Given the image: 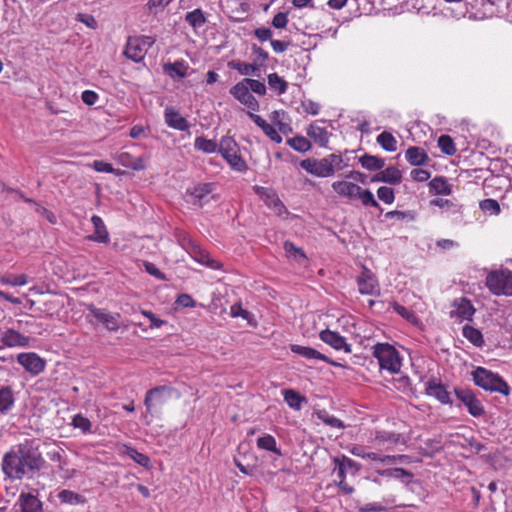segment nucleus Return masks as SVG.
<instances>
[{"instance_id": "nucleus-1", "label": "nucleus", "mask_w": 512, "mask_h": 512, "mask_svg": "<svg viewBox=\"0 0 512 512\" xmlns=\"http://www.w3.org/2000/svg\"><path fill=\"white\" fill-rule=\"evenodd\" d=\"M44 464L37 442L26 439L4 455L2 470L11 479H22L41 470Z\"/></svg>"}, {"instance_id": "nucleus-2", "label": "nucleus", "mask_w": 512, "mask_h": 512, "mask_svg": "<svg viewBox=\"0 0 512 512\" xmlns=\"http://www.w3.org/2000/svg\"><path fill=\"white\" fill-rule=\"evenodd\" d=\"M300 166L314 176L327 178L333 176L337 170L344 169L348 164L344 162L342 155L333 153L322 159H304Z\"/></svg>"}, {"instance_id": "nucleus-3", "label": "nucleus", "mask_w": 512, "mask_h": 512, "mask_svg": "<svg viewBox=\"0 0 512 512\" xmlns=\"http://www.w3.org/2000/svg\"><path fill=\"white\" fill-rule=\"evenodd\" d=\"M373 355L378 360L381 369L391 374L400 372L402 358L394 346L388 343H377L373 348Z\"/></svg>"}, {"instance_id": "nucleus-4", "label": "nucleus", "mask_w": 512, "mask_h": 512, "mask_svg": "<svg viewBox=\"0 0 512 512\" xmlns=\"http://www.w3.org/2000/svg\"><path fill=\"white\" fill-rule=\"evenodd\" d=\"M472 376L475 384L484 390L498 392L503 395L510 393L508 384L500 376L488 369L477 367L473 371Z\"/></svg>"}, {"instance_id": "nucleus-5", "label": "nucleus", "mask_w": 512, "mask_h": 512, "mask_svg": "<svg viewBox=\"0 0 512 512\" xmlns=\"http://www.w3.org/2000/svg\"><path fill=\"white\" fill-rule=\"evenodd\" d=\"M218 152L233 170L238 172L247 170V163L239 154V146L231 136H223L220 139Z\"/></svg>"}, {"instance_id": "nucleus-6", "label": "nucleus", "mask_w": 512, "mask_h": 512, "mask_svg": "<svg viewBox=\"0 0 512 512\" xmlns=\"http://www.w3.org/2000/svg\"><path fill=\"white\" fill-rule=\"evenodd\" d=\"M180 398V393L171 386L161 385L146 392L144 405L148 413L167 403L171 398Z\"/></svg>"}, {"instance_id": "nucleus-7", "label": "nucleus", "mask_w": 512, "mask_h": 512, "mask_svg": "<svg viewBox=\"0 0 512 512\" xmlns=\"http://www.w3.org/2000/svg\"><path fill=\"white\" fill-rule=\"evenodd\" d=\"M486 286L495 295H512V272L499 270L489 273L486 277Z\"/></svg>"}, {"instance_id": "nucleus-8", "label": "nucleus", "mask_w": 512, "mask_h": 512, "mask_svg": "<svg viewBox=\"0 0 512 512\" xmlns=\"http://www.w3.org/2000/svg\"><path fill=\"white\" fill-rule=\"evenodd\" d=\"M155 38L152 36H134L129 37L124 50V55L133 60L140 62L144 59L147 51L155 43Z\"/></svg>"}, {"instance_id": "nucleus-9", "label": "nucleus", "mask_w": 512, "mask_h": 512, "mask_svg": "<svg viewBox=\"0 0 512 512\" xmlns=\"http://www.w3.org/2000/svg\"><path fill=\"white\" fill-rule=\"evenodd\" d=\"M32 338L20 333L15 328H1L0 342L2 347L7 348H28L31 346Z\"/></svg>"}, {"instance_id": "nucleus-10", "label": "nucleus", "mask_w": 512, "mask_h": 512, "mask_svg": "<svg viewBox=\"0 0 512 512\" xmlns=\"http://www.w3.org/2000/svg\"><path fill=\"white\" fill-rule=\"evenodd\" d=\"M358 291L362 295L378 296L380 295V286L375 274L367 269L363 268L361 273L356 278Z\"/></svg>"}, {"instance_id": "nucleus-11", "label": "nucleus", "mask_w": 512, "mask_h": 512, "mask_svg": "<svg viewBox=\"0 0 512 512\" xmlns=\"http://www.w3.org/2000/svg\"><path fill=\"white\" fill-rule=\"evenodd\" d=\"M399 442L400 434L388 431H375L369 440L371 446L380 452L392 451Z\"/></svg>"}, {"instance_id": "nucleus-12", "label": "nucleus", "mask_w": 512, "mask_h": 512, "mask_svg": "<svg viewBox=\"0 0 512 512\" xmlns=\"http://www.w3.org/2000/svg\"><path fill=\"white\" fill-rule=\"evenodd\" d=\"M230 93L235 97L241 104L246 106L251 111L259 110L258 100L251 94L248 85L243 80L235 84L231 89Z\"/></svg>"}, {"instance_id": "nucleus-13", "label": "nucleus", "mask_w": 512, "mask_h": 512, "mask_svg": "<svg viewBox=\"0 0 512 512\" xmlns=\"http://www.w3.org/2000/svg\"><path fill=\"white\" fill-rule=\"evenodd\" d=\"M456 397L467 407L468 412L479 417L484 414V407L481 401L474 395L471 390L458 388L455 389Z\"/></svg>"}, {"instance_id": "nucleus-14", "label": "nucleus", "mask_w": 512, "mask_h": 512, "mask_svg": "<svg viewBox=\"0 0 512 512\" xmlns=\"http://www.w3.org/2000/svg\"><path fill=\"white\" fill-rule=\"evenodd\" d=\"M17 362L32 375L42 373L46 366L44 359L34 352L18 354Z\"/></svg>"}, {"instance_id": "nucleus-15", "label": "nucleus", "mask_w": 512, "mask_h": 512, "mask_svg": "<svg viewBox=\"0 0 512 512\" xmlns=\"http://www.w3.org/2000/svg\"><path fill=\"white\" fill-rule=\"evenodd\" d=\"M214 188V184L212 183H203L199 184L191 189H188L186 194L188 197V202L193 205L203 206L208 203L212 198V191Z\"/></svg>"}, {"instance_id": "nucleus-16", "label": "nucleus", "mask_w": 512, "mask_h": 512, "mask_svg": "<svg viewBox=\"0 0 512 512\" xmlns=\"http://www.w3.org/2000/svg\"><path fill=\"white\" fill-rule=\"evenodd\" d=\"M475 311L471 301L461 297L454 300L450 317L457 321L471 320Z\"/></svg>"}, {"instance_id": "nucleus-17", "label": "nucleus", "mask_w": 512, "mask_h": 512, "mask_svg": "<svg viewBox=\"0 0 512 512\" xmlns=\"http://www.w3.org/2000/svg\"><path fill=\"white\" fill-rule=\"evenodd\" d=\"M319 338L337 351H344L345 353L351 352V345L347 343L345 337L341 336L338 332L325 329L319 333Z\"/></svg>"}, {"instance_id": "nucleus-18", "label": "nucleus", "mask_w": 512, "mask_h": 512, "mask_svg": "<svg viewBox=\"0 0 512 512\" xmlns=\"http://www.w3.org/2000/svg\"><path fill=\"white\" fill-rule=\"evenodd\" d=\"M90 313L92 316L101 324L105 326V328L109 331H116L119 328V318L120 315L118 313L112 314L104 309H99L94 306H89Z\"/></svg>"}, {"instance_id": "nucleus-19", "label": "nucleus", "mask_w": 512, "mask_h": 512, "mask_svg": "<svg viewBox=\"0 0 512 512\" xmlns=\"http://www.w3.org/2000/svg\"><path fill=\"white\" fill-rule=\"evenodd\" d=\"M425 392L428 396L434 397L442 404L451 403L449 392L435 379H430L425 383Z\"/></svg>"}, {"instance_id": "nucleus-20", "label": "nucleus", "mask_w": 512, "mask_h": 512, "mask_svg": "<svg viewBox=\"0 0 512 512\" xmlns=\"http://www.w3.org/2000/svg\"><path fill=\"white\" fill-rule=\"evenodd\" d=\"M21 512H44L42 502L32 493L22 492L17 504Z\"/></svg>"}, {"instance_id": "nucleus-21", "label": "nucleus", "mask_w": 512, "mask_h": 512, "mask_svg": "<svg viewBox=\"0 0 512 512\" xmlns=\"http://www.w3.org/2000/svg\"><path fill=\"white\" fill-rule=\"evenodd\" d=\"M359 188V185L347 180H338L332 183V189L334 192L338 196L347 198L349 200L356 199L357 194L359 193Z\"/></svg>"}, {"instance_id": "nucleus-22", "label": "nucleus", "mask_w": 512, "mask_h": 512, "mask_svg": "<svg viewBox=\"0 0 512 512\" xmlns=\"http://www.w3.org/2000/svg\"><path fill=\"white\" fill-rule=\"evenodd\" d=\"M164 119L167 126L179 131H187L190 127L188 121L170 106L165 108Z\"/></svg>"}, {"instance_id": "nucleus-23", "label": "nucleus", "mask_w": 512, "mask_h": 512, "mask_svg": "<svg viewBox=\"0 0 512 512\" xmlns=\"http://www.w3.org/2000/svg\"><path fill=\"white\" fill-rule=\"evenodd\" d=\"M402 180L401 171L394 166H389L386 169L379 171L371 179L372 182H384L388 184H399Z\"/></svg>"}, {"instance_id": "nucleus-24", "label": "nucleus", "mask_w": 512, "mask_h": 512, "mask_svg": "<svg viewBox=\"0 0 512 512\" xmlns=\"http://www.w3.org/2000/svg\"><path fill=\"white\" fill-rule=\"evenodd\" d=\"M91 222L94 226V233L91 234L88 238L89 240L98 242V243H108L109 242V233L106 229V226L100 216L93 215L91 217Z\"/></svg>"}, {"instance_id": "nucleus-25", "label": "nucleus", "mask_w": 512, "mask_h": 512, "mask_svg": "<svg viewBox=\"0 0 512 512\" xmlns=\"http://www.w3.org/2000/svg\"><path fill=\"white\" fill-rule=\"evenodd\" d=\"M307 135L320 147H326L329 142L330 134L328 130L316 123L308 126Z\"/></svg>"}, {"instance_id": "nucleus-26", "label": "nucleus", "mask_w": 512, "mask_h": 512, "mask_svg": "<svg viewBox=\"0 0 512 512\" xmlns=\"http://www.w3.org/2000/svg\"><path fill=\"white\" fill-rule=\"evenodd\" d=\"M373 462H380L384 464L402 463L408 459L407 455H385L380 451L366 452L365 458Z\"/></svg>"}, {"instance_id": "nucleus-27", "label": "nucleus", "mask_w": 512, "mask_h": 512, "mask_svg": "<svg viewBox=\"0 0 512 512\" xmlns=\"http://www.w3.org/2000/svg\"><path fill=\"white\" fill-rule=\"evenodd\" d=\"M15 404L14 391L10 386L0 387V413L7 414Z\"/></svg>"}, {"instance_id": "nucleus-28", "label": "nucleus", "mask_w": 512, "mask_h": 512, "mask_svg": "<svg viewBox=\"0 0 512 512\" xmlns=\"http://www.w3.org/2000/svg\"><path fill=\"white\" fill-rule=\"evenodd\" d=\"M290 350L308 360H327V356L320 353L318 350L312 347H306L298 344L290 345Z\"/></svg>"}, {"instance_id": "nucleus-29", "label": "nucleus", "mask_w": 512, "mask_h": 512, "mask_svg": "<svg viewBox=\"0 0 512 512\" xmlns=\"http://www.w3.org/2000/svg\"><path fill=\"white\" fill-rule=\"evenodd\" d=\"M406 160L413 166L424 165L429 157L424 149L420 147H410L405 152Z\"/></svg>"}, {"instance_id": "nucleus-30", "label": "nucleus", "mask_w": 512, "mask_h": 512, "mask_svg": "<svg viewBox=\"0 0 512 512\" xmlns=\"http://www.w3.org/2000/svg\"><path fill=\"white\" fill-rule=\"evenodd\" d=\"M377 474L386 478H395L400 480L402 483L408 484L413 474L403 468H390L377 471Z\"/></svg>"}, {"instance_id": "nucleus-31", "label": "nucleus", "mask_w": 512, "mask_h": 512, "mask_svg": "<svg viewBox=\"0 0 512 512\" xmlns=\"http://www.w3.org/2000/svg\"><path fill=\"white\" fill-rule=\"evenodd\" d=\"M256 446L260 450L273 452L278 456L282 455L281 450L277 446L275 437L270 434H263L260 437H258L256 441Z\"/></svg>"}, {"instance_id": "nucleus-32", "label": "nucleus", "mask_w": 512, "mask_h": 512, "mask_svg": "<svg viewBox=\"0 0 512 512\" xmlns=\"http://www.w3.org/2000/svg\"><path fill=\"white\" fill-rule=\"evenodd\" d=\"M189 66L184 61H176L164 66L165 73L171 78H184Z\"/></svg>"}, {"instance_id": "nucleus-33", "label": "nucleus", "mask_w": 512, "mask_h": 512, "mask_svg": "<svg viewBox=\"0 0 512 512\" xmlns=\"http://www.w3.org/2000/svg\"><path fill=\"white\" fill-rule=\"evenodd\" d=\"M194 148L203 153L212 154L218 151L219 143L212 139H206L203 136H198L194 141Z\"/></svg>"}, {"instance_id": "nucleus-34", "label": "nucleus", "mask_w": 512, "mask_h": 512, "mask_svg": "<svg viewBox=\"0 0 512 512\" xmlns=\"http://www.w3.org/2000/svg\"><path fill=\"white\" fill-rule=\"evenodd\" d=\"M359 162L363 168L369 171H378L385 166L384 159L369 154L361 156Z\"/></svg>"}, {"instance_id": "nucleus-35", "label": "nucleus", "mask_w": 512, "mask_h": 512, "mask_svg": "<svg viewBox=\"0 0 512 512\" xmlns=\"http://www.w3.org/2000/svg\"><path fill=\"white\" fill-rule=\"evenodd\" d=\"M29 282L26 274H5L0 278V284L7 286H24Z\"/></svg>"}, {"instance_id": "nucleus-36", "label": "nucleus", "mask_w": 512, "mask_h": 512, "mask_svg": "<svg viewBox=\"0 0 512 512\" xmlns=\"http://www.w3.org/2000/svg\"><path fill=\"white\" fill-rule=\"evenodd\" d=\"M463 336L470 341L473 345L477 347H481L484 344L483 335L480 330L470 326L465 325L462 329Z\"/></svg>"}, {"instance_id": "nucleus-37", "label": "nucleus", "mask_w": 512, "mask_h": 512, "mask_svg": "<svg viewBox=\"0 0 512 512\" xmlns=\"http://www.w3.org/2000/svg\"><path fill=\"white\" fill-rule=\"evenodd\" d=\"M228 66L241 75H255L259 70V66L256 64H249L238 60H233L228 63Z\"/></svg>"}, {"instance_id": "nucleus-38", "label": "nucleus", "mask_w": 512, "mask_h": 512, "mask_svg": "<svg viewBox=\"0 0 512 512\" xmlns=\"http://www.w3.org/2000/svg\"><path fill=\"white\" fill-rule=\"evenodd\" d=\"M377 143L386 151L394 152L397 149V140L389 132H382L377 136Z\"/></svg>"}, {"instance_id": "nucleus-39", "label": "nucleus", "mask_w": 512, "mask_h": 512, "mask_svg": "<svg viewBox=\"0 0 512 512\" xmlns=\"http://www.w3.org/2000/svg\"><path fill=\"white\" fill-rule=\"evenodd\" d=\"M267 80L270 89L277 92L279 95L284 94L287 91V82L284 79H282L277 73L269 74Z\"/></svg>"}, {"instance_id": "nucleus-40", "label": "nucleus", "mask_w": 512, "mask_h": 512, "mask_svg": "<svg viewBox=\"0 0 512 512\" xmlns=\"http://www.w3.org/2000/svg\"><path fill=\"white\" fill-rule=\"evenodd\" d=\"M284 400L290 408L301 409V404L305 400L298 392L292 389L283 390Z\"/></svg>"}, {"instance_id": "nucleus-41", "label": "nucleus", "mask_w": 512, "mask_h": 512, "mask_svg": "<svg viewBox=\"0 0 512 512\" xmlns=\"http://www.w3.org/2000/svg\"><path fill=\"white\" fill-rule=\"evenodd\" d=\"M71 425L75 429L81 430V432L84 434L93 433L92 422L87 417L83 416L82 414L74 415L72 418V421H71Z\"/></svg>"}, {"instance_id": "nucleus-42", "label": "nucleus", "mask_w": 512, "mask_h": 512, "mask_svg": "<svg viewBox=\"0 0 512 512\" xmlns=\"http://www.w3.org/2000/svg\"><path fill=\"white\" fill-rule=\"evenodd\" d=\"M185 20L194 29L201 28L206 22L205 16H204L202 10H200V9H195V10L187 13L185 16Z\"/></svg>"}, {"instance_id": "nucleus-43", "label": "nucleus", "mask_w": 512, "mask_h": 512, "mask_svg": "<svg viewBox=\"0 0 512 512\" xmlns=\"http://www.w3.org/2000/svg\"><path fill=\"white\" fill-rule=\"evenodd\" d=\"M193 253L195 255L194 258L197 262L206 265L212 269L220 268V264L216 260L211 259L210 255L204 250H201L200 248H195Z\"/></svg>"}, {"instance_id": "nucleus-44", "label": "nucleus", "mask_w": 512, "mask_h": 512, "mask_svg": "<svg viewBox=\"0 0 512 512\" xmlns=\"http://www.w3.org/2000/svg\"><path fill=\"white\" fill-rule=\"evenodd\" d=\"M429 186L436 194L449 195L451 193L450 184L442 177L432 179Z\"/></svg>"}, {"instance_id": "nucleus-45", "label": "nucleus", "mask_w": 512, "mask_h": 512, "mask_svg": "<svg viewBox=\"0 0 512 512\" xmlns=\"http://www.w3.org/2000/svg\"><path fill=\"white\" fill-rule=\"evenodd\" d=\"M287 144L298 152H306L311 149L310 141L304 136H295L287 140Z\"/></svg>"}, {"instance_id": "nucleus-46", "label": "nucleus", "mask_w": 512, "mask_h": 512, "mask_svg": "<svg viewBox=\"0 0 512 512\" xmlns=\"http://www.w3.org/2000/svg\"><path fill=\"white\" fill-rule=\"evenodd\" d=\"M438 146L440 150L446 155H454L456 153L454 142L448 135H441L438 138Z\"/></svg>"}, {"instance_id": "nucleus-47", "label": "nucleus", "mask_w": 512, "mask_h": 512, "mask_svg": "<svg viewBox=\"0 0 512 512\" xmlns=\"http://www.w3.org/2000/svg\"><path fill=\"white\" fill-rule=\"evenodd\" d=\"M58 498L62 503H67V504H72V505L79 504L82 502V497L79 494H77L73 491H70V490L60 491L58 494Z\"/></svg>"}, {"instance_id": "nucleus-48", "label": "nucleus", "mask_w": 512, "mask_h": 512, "mask_svg": "<svg viewBox=\"0 0 512 512\" xmlns=\"http://www.w3.org/2000/svg\"><path fill=\"white\" fill-rule=\"evenodd\" d=\"M356 199H359L364 206H372V207L379 206L378 202L374 198L373 193L368 189L363 190L360 187L359 193L357 194Z\"/></svg>"}, {"instance_id": "nucleus-49", "label": "nucleus", "mask_w": 512, "mask_h": 512, "mask_svg": "<svg viewBox=\"0 0 512 512\" xmlns=\"http://www.w3.org/2000/svg\"><path fill=\"white\" fill-rule=\"evenodd\" d=\"M431 205L437 206L443 211H452L453 213H457L460 210L458 205L444 198H436L431 200Z\"/></svg>"}, {"instance_id": "nucleus-50", "label": "nucleus", "mask_w": 512, "mask_h": 512, "mask_svg": "<svg viewBox=\"0 0 512 512\" xmlns=\"http://www.w3.org/2000/svg\"><path fill=\"white\" fill-rule=\"evenodd\" d=\"M126 453L131 459H133L139 465H141L143 467L149 466L150 459L143 453L138 452L136 449L127 447Z\"/></svg>"}, {"instance_id": "nucleus-51", "label": "nucleus", "mask_w": 512, "mask_h": 512, "mask_svg": "<svg viewBox=\"0 0 512 512\" xmlns=\"http://www.w3.org/2000/svg\"><path fill=\"white\" fill-rule=\"evenodd\" d=\"M377 197L385 204H392L395 200L394 190L387 186H381L377 190Z\"/></svg>"}, {"instance_id": "nucleus-52", "label": "nucleus", "mask_w": 512, "mask_h": 512, "mask_svg": "<svg viewBox=\"0 0 512 512\" xmlns=\"http://www.w3.org/2000/svg\"><path fill=\"white\" fill-rule=\"evenodd\" d=\"M25 202L27 203H31V204H34L36 206V212L42 216H44L47 221L51 224H56L57 222V218L55 216V214L53 212H51L50 210H48L47 208L37 204L36 202H34L33 200L31 199H28L26 198L25 199Z\"/></svg>"}, {"instance_id": "nucleus-53", "label": "nucleus", "mask_w": 512, "mask_h": 512, "mask_svg": "<svg viewBox=\"0 0 512 512\" xmlns=\"http://www.w3.org/2000/svg\"><path fill=\"white\" fill-rule=\"evenodd\" d=\"M317 416L323 423H325L331 427H334V428H343L344 427V425L340 419L329 415L325 411L318 412Z\"/></svg>"}, {"instance_id": "nucleus-54", "label": "nucleus", "mask_w": 512, "mask_h": 512, "mask_svg": "<svg viewBox=\"0 0 512 512\" xmlns=\"http://www.w3.org/2000/svg\"><path fill=\"white\" fill-rule=\"evenodd\" d=\"M243 82L248 85V88L250 91L258 94V95H265L266 94V86L263 82H260L259 80L245 78L243 79Z\"/></svg>"}, {"instance_id": "nucleus-55", "label": "nucleus", "mask_w": 512, "mask_h": 512, "mask_svg": "<svg viewBox=\"0 0 512 512\" xmlns=\"http://www.w3.org/2000/svg\"><path fill=\"white\" fill-rule=\"evenodd\" d=\"M284 250L286 252V254L289 256V257H294L295 259H305L306 256L304 254V252L297 248L292 242L290 241H286L284 243Z\"/></svg>"}, {"instance_id": "nucleus-56", "label": "nucleus", "mask_w": 512, "mask_h": 512, "mask_svg": "<svg viewBox=\"0 0 512 512\" xmlns=\"http://www.w3.org/2000/svg\"><path fill=\"white\" fill-rule=\"evenodd\" d=\"M480 208L485 212L498 215L501 211L499 203L494 199H485L480 203Z\"/></svg>"}, {"instance_id": "nucleus-57", "label": "nucleus", "mask_w": 512, "mask_h": 512, "mask_svg": "<svg viewBox=\"0 0 512 512\" xmlns=\"http://www.w3.org/2000/svg\"><path fill=\"white\" fill-rule=\"evenodd\" d=\"M141 314L143 316H145L147 319H149L150 321V327L151 328H160L161 326H163L165 324V321L158 318L153 312L151 311H147V310H142L141 311Z\"/></svg>"}, {"instance_id": "nucleus-58", "label": "nucleus", "mask_w": 512, "mask_h": 512, "mask_svg": "<svg viewBox=\"0 0 512 512\" xmlns=\"http://www.w3.org/2000/svg\"><path fill=\"white\" fill-rule=\"evenodd\" d=\"M288 15L287 13L279 12L272 19V25L277 29H283L287 26Z\"/></svg>"}, {"instance_id": "nucleus-59", "label": "nucleus", "mask_w": 512, "mask_h": 512, "mask_svg": "<svg viewBox=\"0 0 512 512\" xmlns=\"http://www.w3.org/2000/svg\"><path fill=\"white\" fill-rule=\"evenodd\" d=\"M302 108L310 115H317L320 112V105L309 99L302 102Z\"/></svg>"}, {"instance_id": "nucleus-60", "label": "nucleus", "mask_w": 512, "mask_h": 512, "mask_svg": "<svg viewBox=\"0 0 512 512\" xmlns=\"http://www.w3.org/2000/svg\"><path fill=\"white\" fill-rule=\"evenodd\" d=\"M411 178L417 182H425L430 178V173L421 168H416L411 171Z\"/></svg>"}, {"instance_id": "nucleus-61", "label": "nucleus", "mask_w": 512, "mask_h": 512, "mask_svg": "<svg viewBox=\"0 0 512 512\" xmlns=\"http://www.w3.org/2000/svg\"><path fill=\"white\" fill-rule=\"evenodd\" d=\"M98 98V94L92 90H85L82 92L81 95L82 101L88 106L94 105L97 102Z\"/></svg>"}, {"instance_id": "nucleus-62", "label": "nucleus", "mask_w": 512, "mask_h": 512, "mask_svg": "<svg viewBox=\"0 0 512 512\" xmlns=\"http://www.w3.org/2000/svg\"><path fill=\"white\" fill-rule=\"evenodd\" d=\"M262 131L264 132V134L266 136H268L275 143L282 142L281 135L277 132V130L272 125L268 124L266 127H263Z\"/></svg>"}, {"instance_id": "nucleus-63", "label": "nucleus", "mask_w": 512, "mask_h": 512, "mask_svg": "<svg viewBox=\"0 0 512 512\" xmlns=\"http://www.w3.org/2000/svg\"><path fill=\"white\" fill-rule=\"evenodd\" d=\"M92 167L97 172H104V173H114V168L110 163H107L105 161L96 160L93 162Z\"/></svg>"}, {"instance_id": "nucleus-64", "label": "nucleus", "mask_w": 512, "mask_h": 512, "mask_svg": "<svg viewBox=\"0 0 512 512\" xmlns=\"http://www.w3.org/2000/svg\"><path fill=\"white\" fill-rule=\"evenodd\" d=\"M254 35L261 41L272 40V31L269 28H257L254 31Z\"/></svg>"}]
</instances>
